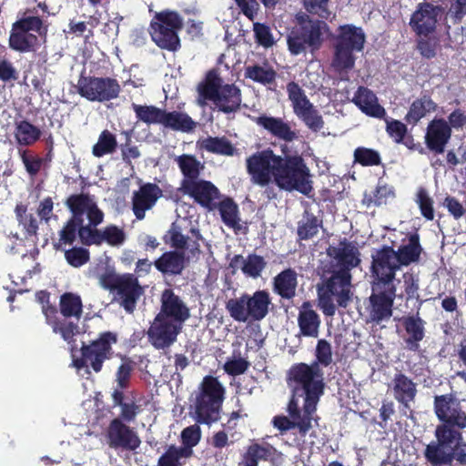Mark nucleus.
Wrapping results in <instances>:
<instances>
[{
    "instance_id": "nucleus-1",
    "label": "nucleus",
    "mask_w": 466,
    "mask_h": 466,
    "mask_svg": "<svg viewBox=\"0 0 466 466\" xmlns=\"http://www.w3.org/2000/svg\"><path fill=\"white\" fill-rule=\"evenodd\" d=\"M247 171L253 184L267 187L275 184L280 189L297 190L309 195L312 190L309 169L299 156L282 157L272 150H263L246 160Z\"/></svg>"
},
{
    "instance_id": "nucleus-2",
    "label": "nucleus",
    "mask_w": 466,
    "mask_h": 466,
    "mask_svg": "<svg viewBox=\"0 0 466 466\" xmlns=\"http://www.w3.org/2000/svg\"><path fill=\"white\" fill-rule=\"evenodd\" d=\"M293 395L288 408H316L324 390L323 373L318 363H298L289 370Z\"/></svg>"
},
{
    "instance_id": "nucleus-3",
    "label": "nucleus",
    "mask_w": 466,
    "mask_h": 466,
    "mask_svg": "<svg viewBox=\"0 0 466 466\" xmlns=\"http://www.w3.org/2000/svg\"><path fill=\"white\" fill-rule=\"evenodd\" d=\"M200 106L213 103L219 110L229 113L237 110L241 103L240 90L234 85L224 84L216 72H209L198 86Z\"/></svg>"
},
{
    "instance_id": "nucleus-4",
    "label": "nucleus",
    "mask_w": 466,
    "mask_h": 466,
    "mask_svg": "<svg viewBox=\"0 0 466 466\" xmlns=\"http://www.w3.org/2000/svg\"><path fill=\"white\" fill-rule=\"evenodd\" d=\"M352 297L351 276L345 270L318 287L319 307L327 316H333L338 306L346 308Z\"/></svg>"
},
{
    "instance_id": "nucleus-5",
    "label": "nucleus",
    "mask_w": 466,
    "mask_h": 466,
    "mask_svg": "<svg viewBox=\"0 0 466 466\" xmlns=\"http://www.w3.org/2000/svg\"><path fill=\"white\" fill-rule=\"evenodd\" d=\"M270 304L269 293L258 290L253 294L244 293L240 297L228 299L226 309L236 321L248 322L263 319L268 313Z\"/></svg>"
},
{
    "instance_id": "nucleus-6",
    "label": "nucleus",
    "mask_w": 466,
    "mask_h": 466,
    "mask_svg": "<svg viewBox=\"0 0 466 466\" xmlns=\"http://www.w3.org/2000/svg\"><path fill=\"white\" fill-rule=\"evenodd\" d=\"M181 26L182 19L177 13L163 11L155 15L149 32L159 47L174 51L179 46L177 31Z\"/></svg>"
},
{
    "instance_id": "nucleus-7",
    "label": "nucleus",
    "mask_w": 466,
    "mask_h": 466,
    "mask_svg": "<svg viewBox=\"0 0 466 466\" xmlns=\"http://www.w3.org/2000/svg\"><path fill=\"white\" fill-rule=\"evenodd\" d=\"M46 32L40 18L28 16L14 24L9 37L11 48L28 52L40 44Z\"/></svg>"
},
{
    "instance_id": "nucleus-8",
    "label": "nucleus",
    "mask_w": 466,
    "mask_h": 466,
    "mask_svg": "<svg viewBox=\"0 0 466 466\" xmlns=\"http://www.w3.org/2000/svg\"><path fill=\"white\" fill-rule=\"evenodd\" d=\"M435 412L444 424L437 427L435 431L436 441H433L439 446L452 451L461 439V434L451 428H465L466 413L462 410H435Z\"/></svg>"
},
{
    "instance_id": "nucleus-9",
    "label": "nucleus",
    "mask_w": 466,
    "mask_h": 466,
    "mask_svg": "<svg viewBox=\"0 0 466 466\" xmlns=\"http://www.w3.org/2000/svg\"><path fill=\"white\" fill-rule=\"evenodd\" d=\"M400 265L396 251L391 248H383L372 255V273L376 279L372 290L380 292L381 289L398 288L394 283V276Z\"/></svg>"
},
{
    "instance_id": "nucleus-10",
    "label": "nucleus",
    "mask_w": 466,
    "mask_h": 466,
    "mask_svg": "<svg viewBox=\"0 0 466 466\" xmlns=\"http://www.w3.org/2000/svg\"><path fill=\"white\" fill-rule=\"evenodd\" d=\"M66 205L72 212L73 222L78 226V235L83 228L96 227L103 221V212L97 208L95 200L86 195L70 197Z\"/></svg>"
},
{
    "instance_id": "nucleus-11",
    "label": "nucleus",
    "mask_w": 466,
    "mask_h": 466,
    "mask_svg": "<svg viewBox=\"0 0 466 466\" xmlns=\"http://www.w3.org/2000/svg\"><path fill=\"white\" fill-rule=\"evenodd\" d=\"M81 96L92 102H106L115 99L120 93V85L110 77H81L77 83Z\"/></svg>"
},
{
    "instance_id": "nucleus-12",
    "label": "nucleus",
    "mask_w": 466,
    "mask_h": 466,
    "mask_svg": "<svg viewBox=\"0 0 466 466\" xmlns=\"http://www.w3.org/2000/svg\"><path fill=\"white\" fill-rule=\"evenodd\" d=\"M116 342V336L106 332L89 346L82 347V359L75 360L74 365L77 369L90 365L96 372L102 368V363L111 355V346Z\"/></svg>"
},
{
    "instance_id": "nucleus-13",
    "label": "nucleus",
    "mask_w": 466,
    "mask_h": 466,
    "mask_svg": "<svg viewBox=\"0 0 466 466\" xmlns=\"http://www.w3.org/2000/svg\"><path fill=\"white\" fill-rule=\"evenodd\" d=\"M287 91L295 115L310 129L317 131L322 128L323 120L321 116L307 98L299 85L289 83L287 86Z\"/></svg>"
},
{
    "instance_id": "nucleus-14",
    "label": "nucleus",
    "mask_w": 466,
    "mask_h": 466,
    "mask_svg": "<svg viewBox=\"0 0 466 466\" xmlns=\"http://www.w3.org/2000/svg\"><path fill=\"white\" fill-rule=\"evenodd\" d=\"M106 439L107 445L113 450L134 451L141 444L137 431L126 425L120 418L113 419L106 428Z\"/></svg>"
},
{
    "instance_id": "nucleus-15",
    "label": "nucleus",
    "mask_w": 466,
    "mask_h": 466,
    "mask_svg": "<svg viewBox=\"0 0 466 466\" xmlns=\"http://www.w3.org/2000/svg\"><path fill=\"white\" fill-rule=\"evenodd\" d=\"M181 329L182 327L177 323L157 315L147 334L155 348L164 349L170 346L177 339Z\"/></svg>"
},
{
    "instance_id": "nucleus-16",
    "label": "nucleus",
    "mask_w": 466,
    "mask_h": 466,
    "mask_svg": "<svg viewBox=\"0 0 466 466\" xmlns=\"http://www.w3.org/2000/svg\"><path fill=\"white\" fill-rule=\"evenodd\" d=\"M181 189L208 209L213 208L214 202L219 196L218 189L211 182L205 180L182 181Z\"/></svg>"
},
{
    "instance_id": "nucleus-17",
    "label": "nucleus",
    "mask_w": 466,
    "mask_h": 466,
    "mask_svg": "<svg viewBox=\"0 0 466 466\" xmlns=\"http://www.w3.org/2000/svg\"><path fill=\"white\" fill-rule=\"evenodd\" d=\"M398 288L381 289L380 292L373 290L370 298L369 319L380 322L391 316V308Z\"/></svg>"
},
{
    "instance_id": "nucleus-18",
    "label": "nucleus",
    "mask_w": 466,
    "mask_h": 466,
    "mask_svg": "<svg viewBox=\"0 0 466 466\" xmlns=\"http://www.w3.org/2000/svg\"><path fill=\"white\" fill-rule=\"evenodd\" d=\"M441 8L429 3L419 5L410 19V26L419 35L427 36L434 31Z\"/></svg>"
},
{
    "instance_id": "nucleus-19",
    "label": "nucleus",
    "mask_w": 466,
    "mask_h": 466,
    "mask_svg": "<svg viewBox=\"0 0 466 466\" xmlns=\"http://www.w3.org/2000/svg\"><path fill=\"white\" fill-rule=\"evenodd\" d=\"M157 316L167 319L181 326L189 317V309L170 289H166L161 297V309Z\"/></svg>"
},
{
    "instance_id": "nucleus-20",
    "label": "nucleus",
    "mask_w": 466,
    "mask_h": 466,
    "mask_svg": "<svg viewBox=\"0 0 466 466\" xmlns=\"http://www.w3.org/2000/svg\"><path fill=\"white\" fill-rule=\"evenodd\" d=\"M225 389L214 377L204 378L196 408H219L224 400Z\"/></svg>"
},
{
    "instance_id": "nucleus-21",
    "label": "nucleus",
    "mask_w": 466,
    "mask_h": 466,
    "mask_svg": "<svg viewBox=\"0 0 466 466\" xmlns=\"http://www.w3.org/2000/svg\"><path fill=\"white\" fill-rule=\"evenodd\" d=\"M80 238L85 244H100L105 241L111 246H119L124 243L126 235L121 228L113 225L101 231L86 227L80 231Z\"/></svg>"
},
{
    "instance_id": "nucleus-22",
    "label": "nucleus",
    "mask_w": 466,
    "mask_h": 466,
    "mask_svg": "<svg viewBox=\"0 0 466 466\" xmlns=\"http://www.w3.org/2000/svg\"><path fill=\"white\" fill-rule=\"evenodd\" d=\"M451 135L449 124L442 118H435L428 125L425 143L430 150L440 154L444 151Z\"/></svg>"
},
{
    "instance_id": "nucleus-23",
    "label": "nucleus",
    "mask_w": 466,
    "mask_h": 466,
    "mask_svg": "<svg viewBox=\"0 0 466 466\" xmlns=\"http://www.w3.org/2000/svg\"><path fill=\"white\" fill-rule=\"evenodd\" d=\"M48 298L49 296L46 291H40L36 294V299L43 305V312L46 317L47 323L52 326L53 331L59 333L65 341L71 344L74 336L78 333L77 327L66 319L53 320L52 315L56 313L55 309L45 305L48 302Z\"/></svg>"
},
{
    "instance_id": "nucleus-24",
    "label": "nucleus",
    "mask_w": 466,
    "mask_h": 466,
    "mask_svg": "<svg viewBox=\"0 0 466 466\" xmlns=\"http://www.w3.org/2000/svg\"><path fill=\"white\" fill-rule=\"evenodd\" d=\"M277 449L268 442L252 441L240 455L238 466H258L259 461H273Z\"/></svg>"
},
{
    "instance_id": "nucleus-25",
    "label": "nucleus",
    "mask_w": 466,
    "mask_h": 466,
    "mask_svg": "<svg viewBox=\"0 0 466 466\" xmlns=\"http://www.w3.org/2000/svg\"><path fill=\"white\" fill-rule=\"evenodd\" d=\"M161 196L162 191L157 185L142 186L133 197V210L137 218H144L146 210L150 209Z\"/></svg>"
},
{
    "instance_id": "nucleus-26",
    "label": "nucleus",
    "mask_w": 466,
    "mask_h": 466,
    "mask_svg": "<svg viewBox=\"0 0 466 466\" xmlns=\"http://www.w3.org/2000/svg\"><path fill=\"white\" fill-rule=\"evenodd\" d=\"M328 254L333 258L338 265L350 268L359 265L360 252L355 244L347 241H341L337 246L329 247Z\"/></svg>"
},
{
    "instance_id": "nucleus-27",
    "label": "nucleus",
    "mask_w": 466,
    "mask_h": 466,
    "mask_svg": "<svg viewBox=\"0 0 466 466\" xmlns=\"http://www.w3.org/2000/svg\"><path fill=\"white\" fill-rule=\"evenodd\" d=\"M118 295L122 299V305L127 311L131 312L135 307L136 300L141 294V288L137 280L130 275L119 277L116 286Z\"/></svg>"
},
{
    "instance_id": "nucleus-28",
    "label": "nucleus",
    "mask_w": 466,
    "mask_h": 466,
    "mask_svg": "<svg viewBox=\"0 0 466 466\" xmlns=\"http://www.w3.org/2000/svg\"><path fill=\"white\" fill-rule=\"evenodd\" d=\"M255 122L278 138L292 141L296 137V134L291 130L289 125L279 117L263 115L256 117Z\"/></svg>"
},
{
    "instance_id": "nucleus-29",
    "label": "nucleus",
    "mask_w": 466,
    "mask_h": 466,
    "mask_svg": "<svg viewBox=\"0 0 466 466\" xmlns=\"http://www.w3.org/2000/svg\"><path fill=\"white\" fill-rule=\"evenodd\" d=\"M365 39V34L360 27L353 25H345L339 28L336 44L360 52L364 47Z\"/></svg>"
},
{
    "instance_id": "nucleus-30",
    "label": "nucleus",
    "mask_w": 466,
    "mask_h": 466,
    "mask_svg": "<svg viewBox=\"0 0 466 466\" xmlns=\"http://www.w3.org/2000/svg\"><path fill=\"white\" fill-rule=\"evenodd\" d=\"M299 327L302 335L316 338L319 335L320 319L309 302H304L299 309Z\"/></svg>"
},
{
    "instance_id": "nucleus-31",
    "label": "nucleus",
    "mask_w": 466,
    "mask_h": 466,
    "mask_svg": "<svg viewBox=\"0 0 466 466\" xmlns=\"http://www.w3.org/2000/svg\"><path fill=\"white\" fill-rule=\"evenodd\" d=\"M354 104L366 115L380 117L384 108L379 105L376 96L368 88L360 87L353 97Z\"/></svg>"
},
{
    "instance_id": "nucleus-32",
    "label": "nucleus",
    "mask_w": 466,
    "mask_h": 466,
    "mask_svg": "<svg viewBox=\"0 0 466 466\" xmlns=\"http://www.w3.org/2000/svg\"><path fill=\"white\" fill-rule=\"evenodd\" d=\"M230 265L235 268H239L247 277L257 279L264 270L267 263L260 256L248 255L246 258L236 256Z\"/></svg>"
},
{
    "instance_id": "nucleus-33",
    "label": "nucleus",
    "mask_w": 466,
    "mask_h": 466,
    "mask_svg": "<svg viewBox=\"0 0 466 466\" xmlns=\"http://www.w3.org/2000/svg\"><path fill=\"white\" fill-rule=\"evenodd\" d=\"M297 284V273L292 269H286L274 279L275 291L286 299H290L295 295Z\"/></svg>"
},
{
    "instance_id": "nucleus-34",
    "label": "nucleus",
    "mask_w": 466,
    "mask_h": 466,
    "mask_svg": "<svg viewBox=\"0 0 466 466\" xmlns=\"http://www.w3.org/2000/svg\"><path fill=\"white\" fill-rule=\"evenodd\" d=\"M393 393L400 404L408 407L414 400L416 388L406 376L399 375L394 380Z\"/></svg>"
},
{
    "instance_id": "nucleus-35",
    "label": "nucleus",
    "mask_w": 466,
    "mask_h": 466,
    "mask_svg": "<svg viewBox=\"0 0 466 466\" xmlns=\"http://www.w3.org/2000/svg\"><path fill=\"white\" fill-rule=\"evenodd\" d=\"M317 410H288L293 422V429H298L300 436L305 437L313 427V421L317 423Z\"/></svg>"
},
{
    "instance_id": "nucleus-36",
    "label": "nucleus",
    "mask_w": 466,
    "mask_h": 466,
    "mask_svg": "<svg viewBox=\"0 0 466 466\" xmlns=\"http://www.w3.org/2000/svg\"><path fill=\"white\" fill-rule=\"evenodd\" d=\"M452 451L439 446L433 441L425 448L424 457L431 466H452Z\"/></svg>"
},
{
    "instance_id": "nucleus-37",
    "label": "nucleus",
    "mask_w": 466,
    "mask_h": 466,
    "mask_svg": "<svg viewBox=\"0 0 466 466\" xmlns=\"http://www.w3.org/2000/svg\"><path fill=\"white\" fill-rule=\"evenodd\" d=\"M14 135L17 144L30 146L40 138L41 130L27 121H20L15 124Z\"/></svg>"
},
{
    "instance_id": "nucleus-38",
    "label": "nucleus",
    "mask_w": 466,
    "mask_h": 466,
    "mask_svg": "<svg viewBox=\"0 0 466 466\" xmlns=\"http://www.w3.org/2000/svg\"><path fill=\"white\" fill-rule=\"evenodd\" d=\"M403 325L407 332L406 343L410 350H416L418 342L424 337V327L422 320L418 317L404 319Z\"/></svg>"
},
{
    "instance_id": "nucleus-39",
    "label": "nucleus",
    "mask_w": 466,
    "mask_h": 466,
    "mask_svg": "<svg viewBox=\"0 0 466 466\" xmlns=\"http://www.w3.org/2000/svg\"><path fill=\"white\" fill-rule=\"evenodd\" d=\"M156 268L169 274H178L184 268V256L178 252H167L155 262Z\"/></svg>"
},
{
    "instance_id": "nucleus-40",
    "label": "nucleus",
    "mask_w": 466,
    "mask_h": 466,
    "mask_svg": "<svg viewBox=\"0 0 466 466\" xmlns=\"http://www.w3.org/2000/svg\"><path fill=\"white\" fill-rule=\"evenodd\" d=\"M421 248L419 242L418 235H410L408 244L401 246L397 254L399 264L407 266L419 259Z\"/></svg>"
},
{
    "instance_id": "nucleus-41",
    "label": "nucleus",
    "mask_w": 466,
    "mask_h": 466,
    "mask_svg": "<svg viewBox=\"0 0 466 466\" xmlns=\"http://www.w3.org/2000/svg\"><path fill=\"white\" fill-rule=\"evenodd\" d=\"M95 274L105 289H113L119 279V277L116 276L111 259L108 257L100 258L99 263L95 268Z\"/></svg>"
},
{
    "instance_id": "nucleus-42",
    "label": "nucleus",
    "mask_w": 466,
    "mask_h": 466,
    "mask_svg": "<svg viewBox=\"0 0 466 466\" xmlns=\"http://www.w3.org/2000/svg\"><path fill=\"white\" fill-rule=\"evenodd\" d=\"M395 198L394 189L391 186L386 184H380L377 188L368 194L364 195L362 202L367 207L381 206L390 202Z\"/></svg>"
},
{
    "instance_id": "nucleus-43",
    "label": "nucleus",
    "mask_w": 466,
    "mask_h": 466,
    "mask_svg": "<svg viewBox=\"0 0 466 466\" xmlns=\"http://www.w3.org/2000/svg\"><path fill=\"white\" fill-rule=\"evenodd\" d=\"M223 222L235 231L242 228L240 219L238 218V206L230 198H225L219 203L218 207Z\"/></svg>"
},
{
    "instance_id": "nucleus-44",
    "label": "nucleus",
    "mask_w": 466,
    "mask_h": 466,
    "mask_svg": "<svg viewBox=\"0 0 466 466\" xmlns=\"http://www.w3.org/2000/svg\"><path fill=\"white\" fill-rule=\"evenodd\" d=\"M435 109L436 104L431 98L425 96L417 99L411 104L406 119L409 123L415 124L428 113L433 112Z\"/></svg>"
},
{
    "instance_id": "nucleus-45",
    "label": "nucleus",
    "mask_w": 466,
    "mask_h": 466,
    "mask_svg": "<svg viewBox=\"0 0 466 466\" xmlns=\"http://www.w3.org/2000/svg\"><path fill=\"white\" fill-rule=\"evenodd\" d=\"M353 51L344 46L336 44L332 61V66L336 71H348L354 66L355 57L352 55Z\"/></svg>"
},
{
    "instance_id": "nucleus-46",
    "label": "nucleus",
    "mask_w": 466,
    "mask_h": 466,
    "mask_svg": "<svg viewBox=\"0 0 466 466\" xmlns=\"http://www.w3.org/2000/svg\"><path fill=\"white\" fill-rule=\"evenodd\" d=\"M162 124L175 130L189 131L194 127V122L186 114L180 112H164Z\"/></svg>"
},
{
    "instance_id": "nucleus-47",
    "label": "nucleus",
    "mask_w": 466,
    "mask_h": 466,
    "mask_svg": "<svg viewBox=\"0 0 466 466\" xmlns=\"http://www.w3.org/2000/svg\"><path fill=\"white\" fill-rule=\"evenodd\" d=\"M198 144L200 147L216 154L232 156L235 152V147L223 137H207L199 140Z\"/></svg>"
},
{
    "instance_id": "nucleus-48",
    "label": "nucleus",
    "mask_w": 466,
    "mask_h": 466,
    "mask_svg": "<svg viewBox=\"0 0 466 466\" xmlns=\"http://www.w3.org/2000/svg\"><path fill=\"white\" fill-rule=\"evenodd\" d=\"M191 456L180 446L171 444L166 451L158 458L157 466H182V459H188Z\"/></svg>"
},
{
    "instance_id": "nucleus-49",
    "label": "nucleus",
    "mask_w": 466,
    "mask_h": 466,
    "mask_svg": "<svg viewBox=\"0 0 466 466\" xmlns=\"http://www.w3.org/2000/svg\"><path fill=\"white\" fill-rule=\"evenodd\" d=\"M23 265L26 268L25 275L24 276H14L11 275L12 282L14 283L15 288L17 289L18 292H23L25 289H22V285L25 284L28 279H32L35 275L40 272L39 264L35 262L34 255L30 256H23Z\"/></svg>"
},
{
    "instance_id": "nucleus-50",
    "label": "nucleus",
    "mask_w": 466,
    "mask_h": 466,
    "mask_svg": "<svg viewBox=\"0 0 466 466\" xmlns=\"http://www.w3.org/2000/svg\"><path fill=\"white\" fill-rule=\"evenodd\" d=\"M177 162L184 175L183 181L197 180L202 166L196 157L190 155H182L177 157Z\"/></svg>"
},
{
    "instance_id": "nucleus-51",
    "label": "nucleus",
    "mask_w": 466,
    "mask_h": 466,
    "mask_svg": "<svg viewBox=\"0 0 466 466\" xmlns=\"http://www.w3.org/2000/svg\"><path fill=\"white\" fill-rule=\"evenodd\" d=\"M116 137L107 130H104L97 142L94 145L92 153L96 157H101L105 155L111 154L116 150Z\"/></svg>"
},
{
    "instance_id": "nucleus-52",
    "label": "nucleus",
    "mask_w": 466,
    "mask_h": 466,
    "mask_svg": "<svg viewBox=\"0 0 466 466\" xmlns=\"http://www.w3.org/2000/svg\"><path fill=\"white\" fill-rule=\"evenodd\" d=\"M61 312L65 317L78 318L82 312V301L79 296L66 293L60 299Z\"/></svg>"
},
{
    "instance_id": "nucleus-53",
    "label": "nucleus",
    "mask_w": 466,
    "mask_h": 466,
    "mask_svg": "<svg viewBox=\"0 0 466 466\" xmlns=\"http://www.w3.org/2000/svg\"><path fill=\"white\" fill-rule=\"evenodd\" d=\"M181 442L182 446H180L183 450H185L190 456L193 455V448L198 445L201 439V430L198 425L194 424L188 427H186L181 431Z\"/></svg>"
},
{
    "instance_id": "nucleus-54",
    "label": "nucleus",
    "mask_w": 466,
    "mask_h": 466,
    "mask_svg": "<svg viewBox=\"0 0 466 466\" xmlns=\"http://www.w3.org/2000/svg\"><path fill=\"white\" fill-rule=\"evenodd\" d=\"M245 76L260 84H268L275 78V72L267 66H248L246 69Z\"/></svg>"
},
{
    "instance_id": "nucleus-55",
    "label": "nucleus",
    "mask_w": 466,
    "mask_h": 466,
    "mask_svg": "<svg viewBox=\"0 0 466 466\" xmlns=\"http://www.w3.org/2000/svg\"><path fill=\"white\" fill-rule=\"evenodd\" d=\"M248 361L241 357L239 353L234 351L226 360L224 370L231 376H238L243 374L248 370Z\"/></svg>"
},
{
    "instance_id": "nucleus-56",
    "label": "nucleus",
    "mask_w": 466,
    "mask_h": 466,
    "mask_svg": "<svg viewBox=\"0 0 466 466\" xmlns=\"http://www.w3.org/2000/svg\"><path fill=\"white\" fill-rule=\"evenodd\" d=\"M133 108L139 119L148 123H161L164 116V111L154 106H143L133 105Z\"/></svg>"
},
{
    "instance_id": "nucleus-57",
    "label": "nucleus",
    "mask_w": 466,
    "mask_h": 466,
    "mask_svg": "<svg viewBox=\"0 0 466 466\" xmlns=\"http://www.w3.org/2000/svg\"><path fill=\"white\" fill-rule=\"evenodd\" d=\"M17 219L30 237L36 233L37 223L31 214H27L26 208L20 204L15 208Z\"/></svg>"
},
{
    "instance_id": "nucleus-58",
    "label": "nucleus",
    "mask_w": 466,
    "mask_h": 466,
    "mask_svg": "<svg viewBox=\"0 0 466 466\" xmlns=\"http://www.w3.org/2000/svg\"><path fill=\"white\" fill-rule=\"evenodd\" d=\"M305 9L320 18L328 19L331 15L329 0H303Z\"/></svg>"
},
{
    "instance_id": "nucleus-59",
    "label": "nucleus",
    "mask_w": 466,
    "mask_h": 466,
    "mask_svg": "<svg viewBox=\"0 0 466 466\" xmlns=\"http://www.w3.org/2000/svg\"><path fill=\"white\" fill-rule=\"evenodd\" d=\"M354 157L355 160L363 166L378 165L380 159L378 152L364 147L357 148Z\"/></svg>"
},
{
    "instance_id": "nucleus-60",
    "label": "nucleus",
    "mask_w": 466,
    "mask_h": 466,
    "mask_svg": "<svg viewBox=\"0 0 466 466\" xmlns=\"http://www.w3.org/2000/svg\"><path fill=\"white\" fill-rule=\"evenodd\" d=\"M289 50L292 55H299L306 50V37L302 32L293 30L288 36Z\"/></svg>"
},
{
    "instance_id": "nucleus-61",
    "label": "nucleus",
    "mask_w": 466,
    "mask_h": 466,
    "mask_svg": "<svg viewBox=\"0 0 466 466\" xmlns=\"http://www.w3.org/2000/svg\"><path fill=\"white\" fill-rule=\"evenodd\" d=\"M417 203L421 214L427 219L431 220L434 218L432 200L424 189H420L417 193Z\"/></svg>"
},
{
    "instance_id": "nucleus-62",
    "label": "nucleus",
    "mask_w": 466,
    "mask_h": 466,
    "mask_svg": "<svg viewBox=\"0 0 466 466\" xmlns=\"http://www.w3.org/2000/svg\"><path fill=\"white\" fill-rule=\"evenodd\" d=\"M167 243L171 244L177 248H184L186 245V238L181 233V228L178 223H173L170 229L165 236Z\"/></svg>"
},
{
    "instance_id": "nucleus-63",
    "label": "nucleus",
    "mask_w": 466,
    "mask_h": 466,
    "mask_svg": "<svg viewBox=\"0 0 466 466\" xmlns=\"http://www.w3.org/2000/svg\"><path fill=\"white\" fill-rule=\"evenodd\" d=\"M254 33L256 35L257 41L265 47H269L274 45V38L270 33V29L268 26L264 24L255 23L254 24Z\"/></svg>"
},
{
    "instance_id": "nucleus-64",
    "label": "nucleus",
    "mask_w": 466,
    "mask_h": 466,
    "mask_svg": "<svg viewBox=\"0 0 466 466\" xmlns=\"http://www.w3.org/2000/svg\"><path fill=\"white\" fill-rule=\"evenodd\" d=\"M66 261L73 267H80L88 260V253L85 248H73L65 254Z\"/></svg>"
}]
</instances>
